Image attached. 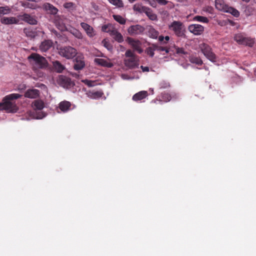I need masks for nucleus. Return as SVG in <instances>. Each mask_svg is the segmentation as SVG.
Instances as JSON below:
<instances>
[{
  "label": "nucleus",
  "instance_id": "33",
  "mask_svg": "<svg viewBox=\"0 0 256 256\" xmlns=\"http://www.w3.org/2000/svg\"><path fill=\"white\" fill-rule=\"evenodd\" d=\"M24 32L26 36L30 38H34L36 36V32L30 28H26L24 30Z\"/></svg>",
  "mask_w": 256,
  "mask_h": 256
},
{
  "label": "nucleus",
  "instance_id": "40",
  "mask_svg": "<svg viewBox=\"0 0 256 256\" xmlns=\"http://www.w3.org/2000/svg\"><path fill=\"white\" fill-rule=\"evenodd\" d=\"M170 83L166 80H162L159 84V88L160 89H166L170 87Z\"/></svg>",
  "mask_w": 256,
  "mask_h": 256
},
{
  "label": "nucleus",
  "instance_id": "18",
  "mask_svg": "<svg viewBox=\"0 0 256 256\" xmlns=\"http://www.w3.org/2000/svg\"><path fill=\"white\" fill-rule=\"evenodd\" d=\"M94 62L98 65L110 68L113 66L112 63L108 62L107 60L103 58H96Z\"/></svg>",
  "mask_w": 256,
  "mask_h": 256
},
{
  "label": "nucleus",
  "instance_id": "7",
  "mask_svg": "<svg viewBox=\"0 0 256 256\" xmlns=\"http://www.w3.org/2000/svg\"><path fill=\"white\" fill-rule=\"evenodd\" d=\"M32 106L35 110H41L44 108V104L42 100H36L32 102ZM35 112L37 114L36 116V118L37 119H41L44 117V114L42 112H37L36 111Z\"/></svg>",
  "mask_w": 256,
  "mask_h": 256
},
{
  "label": "nucleus",
  "instance_id": "53",
  "mask_svg": "<svg viewBox=\"0 0 256 256\" xmlns=\"http://www.w3.org/2000/svg\"><path fill=\"white\" fill-rule=\"evenodd\" d=\"M70 74L73 76V77H74L76 78H78L79 77V74H78L76 72H70Z\"/></svg>",
  "mask_w": 256,
  "mask_h": 256
},
{
  "label": "nucleus",
  "instance_id": "51",
  "mask_svg": "<svg viewBox=\"0 0 256 256\" xmlns=\"http://www.w3.org/2000/svg\"><path fill=\"white\" fill-rule=\"evenodd\" d=\"M170 39V38L169 36H164V40L163 42V44H164V45L166 44L169 41Z\"/></svg>",
  "mask_w": 256,
  "mask_h": 256
},
{
  "label": "nucleus",
  "instance_id": "34",
  "mask_svg": "<svg viewBox=\"0 0 256 256\" xmlns=\"http://www.w3.org/2000/svg\"><path fill=\"white\" fill-rule=\"evenodd\" d=\"M190 61L193 64H196L198 66H201L202 64V60L198 57L194 56H190Z\"/></svg>",
  "mask_w": 256,
  "mask_h": 256
},
{
  "label": "nucleus",
  "instance_id": "11",
  "mask_svg": "<svg viewBox=\"0 0 256 256\" xmlns=\"http://www.w3.org/2000/svg\"><path fill=\"white\" fill-rule=\"evenodd\" d=\"M188 30L195 35H200L204 32V28L200 24H192L188 26Z\"/></svg>",
  "mask_w": 256,
  "mask_h": 256
},
{
  "label": "nucleus",
  "instance_id": "9",
  "mask_svg": "<svg viewBox=\"0 0 256 256\" xmlns=\"http://www.w3.org/2000/svg\"><path fill=\"white\" fill-rule=\"evenodd\" d=\"M126 42L131 46L134 51L137 52L140 54L143 52V50L142 48V44L140 40L128 37Z\"/></svg>",
  "mask_w": 256,
  "mask_h": 256
},
{
  "label": "nucleus",
  "instance_id": "21",
  "mask_svg": "<svg viewBox=\"0 0 256 256\" xmlns=\"http://www.w3.org/2000/svg\"><path fill=\"white\" fill-rule=\"evenodd\" d=\"M87 96L92 99H98L101 98L104 93L102 91L88 90L86 92Z\"/></svg>",
  "mask_w": 256,
  "mask_h": 256
},
{
  "label": "nucleus",
  "instance_id": "43",
  "mask_svg": "<svg viewBox=\"0 0 256 256\" xmlns=\"http://www.w3.org/2000/svg\"><path fill=\"white\" fill-rule=\"evenodd\" d=\"M102 43L104 44V46L108 50H111L112 49V45L106 39H104L102 41Z\"/></svg>",
  "mask_w": 256,
  "mask_h": 256
},
{
  "label": "nucleus",
  "instance_id": "39",
  "mask_svg": "<svg viewBox=\"0 0 256 256\" xmlns=\"http://www.w3.org/2000/svg\"><path fill=\"white\" fill-rule=\"evenodd\" d=\"M114 20L121 24H124L126 23V20L120 15H113Z\"/></svg>",
  "mask_w": 256,
  "mask_h": 256
},
{
  "label": "nucleus",
  "instance_id": "19",
  "mask_svg": "<svg viewBox=\"0 0 256 256\" xmlns=\"http://www.w3.org/2000/svg\"><path fill=\"white\" fill-rule=\"evenodd\" d=\"M124 62L125 66L130 68H134L138 67V63L136 60V58H129L128 59L124 60Z\"/></svg>",
  "mask_w": 256,
  "mask_h": 256
},
{
  "label": "nucleus",
  "instance_id": "12",
  "mask_svg": "<svg viewBox=\"0 0 256 256\" xmlns=\"http://www.w3.org/2000/svg\"><path fill=\"white\" fill-rule=\"evenodd\" d=\"M58 82L60 86L64 88H68L72 85L70 78L62 75L58 77Z\"/></svg>",
  "mask_w": 256,
  "mask_h": 256
},
{
  "label": "nucleus",
  "instance_id": "10",
  "mask_svg": "<svg viewBox=\"0 0 256 256\" xmlns=\"http://www.w3.org/2000/svg\"><path fill=\"white\" fill-rule=\"evenodd\" d=\"M144 28L140 24L130 26L128 29V33L131 36H136L142 34Z\"/></svg>",
  "mask_w": 256,
  "mask_h": 256
},
{
  "label": "nucleus",
  "instance_id": "50",
  "mask_svg": "<svg viewBox=\"0 0 256 256\" xmlns=\"http://www.w3.org/2000/svg\"><path fill=\"white\" fill-rule=\"evenodd\" d=\"M164 40V36L161 35L158 36V41L161 42V44L162 45V46H164V44H163V42Z\"/></svg>",
  "mask_w": 256,
  "mask_h": 256
},
{
  "label": "nucleus",
  "instance_id": "5",
  "mask_svg": "<svg viewBox=\"0 0 256 256\" xmlns=\"http://www.w3.org/2000/svg\"><path fill=\"white\" fill-rule=\"evenodd\" d=\"M199 48L204 56L212 62L216 61V56L208 44L202 42L199 44Z\"/></svg>",
  "mask_w": 256,
  "mask_h": 256
},
{
  "label": "nucleus",
  "instance_id": "36",
  "mask_svg": "<svg viewBox=\"0 0 256 256\" xmlns=\"http://www.w3.org/2000/svg\"><path fill=\"white\" fill-rule=\"evenodd\" d=\"M70 32L73 36L78 39H82L83 38L82 34L76 29L72 28Z\"/></svg>",
  "mask_w": 256,
  "mask_h": 256
},
{
  "label": "nucleus",
  "instance_id": "3",
  "mask_svg": "<svg viewBox=\"0 0 256 256\" xmlns=\"http://www.w3.org/2000/svg\"><path fill=\"white\" fill-rule=\"evenodd\" d=\"M170 30L174 32L178 37H184L185 36V28L183 24L180 21H174L168 26Z\"/></svg>",
  "mask_w": 256,
  "mask_h": 256
},
{
  "label": "nucleus",
  "instance_id": "15",
  "mask_svg": "<svg viewBox=\"0 0 256 256\" xmlns=\"http://www.w3.org/2000/svg\"><path fill=\"white\" fill-rule=\"evenodd\" d=\"M42 8L47 13L54 15L56 14L58 11L57 8L52 4L48 2L44 3L42 5Z\"/></svg>",
  "mask_w": 256,
  "mask_h": 256
},
{
  "label": "nucleus",
  "instance_id": "23",
  "mask_svg": "<svg viewBox=\"0 0 256 256\" xmlns=\"http://www.w3.org/2000/svg\"><path fill=\"white\" fill-rule=\"evenodd\" d=\"M177 47L178 46L174 44L170 43L166 46H162V48L164 49L162 50V52H165L166 54H168L170 52L175 54Z\"/></svg>",
  "mask_w": 256,
  "mask_h": 256
},
{
  "label": "nucleus",
  "instance_id": "41",
  "mask_svg": "<svg viewBox=\"0 0 256 256\" xmlns=\"http://www.w3.org/2000/svg\"><path fill=\"white\" fill-rule=\"evenodd\" d=\"M175 54H176L179 56L187 55L188 54V52L185 51L184 49L183 48H179L178 46L176 50Z\"/></svg>",
  "mask_w": 256,
  "mask_h": 256
},
{
  "label": "nucleus",
  "instance_id": "42",
  "mask_svg": "<svg viewBox=\"0 0 256 256\" xmlns=\"http://www.w3.org/2000/svg\"><path fill=\"white\" fill-rule=\"evenodd\" d=\"M10 11V10L7 6H0V16L1 15L9 14Z\"/></svg>",
  "mask_w": 256,
  "mask_h": 256
},
{
  "label": "nucleus",
  "instance_id": "37",
  "mask_svg": "<svg viewBox=\"0 0 256 256\" xmlns=\"http://www.w3.org/2000/svg\"><path fill=\"white\" fill-rule=\"evenodd\" d=\"M193 20L195 21H198L204 23H208L209 20L206 17L200 16H196L193 18Z\"/></svg>",
  "mask_w": 256,
  "mask_h": 256
},
{
  "label": "nucleus",
  "instance_id": "26",
  "mask_svg": "<svg viewBox=\"0 0 256 256\" xmlns=\"http://www.w3.org/2000/svg\"><path fill=\"white\" fill-rule=\"evenodd\" d=\"M148 96V93L146 91H140L136 94L132 96V100L134 101L141 100L145 98Z\"/></svg>",
  "mask_w": 256,
  "mask_h": 256
},
{
  "label": "nucleus",
  "instance_id": "17",
  "mask_svg": "<svg viewBox=\"0 0 256 256\" xmlns=\"http://www.w3.org/2000/svg\"><path fill=\"white\" fill-rule=\"evenodd\" d=\"M80 26L85 30L88 36L92 38L95 35L94 28L88 24L81 22Z\"/></svg>",
  "mask_w": 256,
  "mask_h": 256
},
{
  "label": "nucleus",
  "instance_id": "29",
  "mask_svg": "<svg viewBox=\"0 0 256 256\" xmlns=\"http://www.w3.org/2000/svg\"><path fill=\"white\" fill-rule=\"evenodd\" d=\"M71 106V104L68 101H62L59 104V108L62 112H68Z\"/></svg>",
  "mask_w": 256,
  "mask_h": 256
},
{
  "label": "nucleus",
  "instance_id": "6",
  "mask_svg": "<svg viewBox=\"0 0 256 256\" xmlns=\"http://www.w3.org/2000/svg\"><path fill=\"white\" fill-rule=\"evenodd\" d=\"M60 54L67 59H70L76 54V50L70 46L62 48L59 50Z\"/></svg>",
  "mask_w": 256,
  "mask_h": 256
},
{
  "label": "nucleus",
  "instance_id": "54",
  "mask_svg": "<svg viewBox=\"0 0 256 256\" xmlns=\"http://www.w3.org/2000/svg\"><path fill=\"white\" fill-rule=\"evenodd\" d=\"M151 92H153L154 90H151Z\"/></svg>",
  "mask_w": 256,
  "mask_h": 256
},
{
  "label": "nucleus",
  "instance_id": "1",
  "mask_svg": "<svg viewBox=\"0 0 256 256\" xmlns=\"http://www.w3.org/2000/svg\"><path fill=\"white\" fill-rule=\"evenodd\" d=\"M22 95L18 94H11L4 96L0 102V110H4L8 112H16L18 110L16 104L12 102L20 98Z\"/></svg>",
  "mask_w": 256,
  "mask_h": 256
},
{
  "label": "nucleus",
  "instance_id": "28",
  "mask_svg": "<svg viewBox=\"0 0 256 256\" xmlns=\"http://www.w3.org/2000/svg\"><path fill=\"white\" fill-rule=\"evenodd\" d=\"M52 66L54 70L58 73L62 72L65 69V66L58 60L53 62Z\"/></svg>",
  "mask_w": 256,
  "mask_h": 256
},
{
  "label": "nucleus",
  "instance_id": "52",
  "mask_svg": "<svg viewBox=\"0 0 256 256\" xmlns=\"http://www.w3.org/2000/svg\"><path fill=\"white\" fill-rule=\"evenodd\" d=\"M140 68L144 72H149L150 70L148 66H140Z\"/></svg>",
  "mask_w": 256,
  "mask_h": 256
},
{
  "label": "nucleus",
  "instance_id": "31",
  "mask_svg": "<svg viewBox=\"0 0 256 256\" xmlns=\"http://www.w3.org/2000/svg\"><path fill=\"white\" fill-rule=\"evenodd\" d=\"M159 32L152 27H150L148 32V36L152 38L156 39L158 38Z\"/></svg>",
  "mask_w": 256,
  "mask_h": 256
},
{
  "label": "nucleus",
  "instance_id": "2",
  "mask_svg": "<svg viewBox=\"0 0 256 256\" xmlns=\"http://www.w3.org/2000/svg\"><path fill=\"white\" fill-rule=\"evenodd\" d=\"M29 60H32L33 64L38 68H44L47 67L48 62L44 56L39 54L32 53L28 57Z\"/></svg>",
  "mask_w": 256,
  "mask_h": 256
},
{
  "label": "nucleus",
  "instance_id": "13",
  "mask_svg": "<svg viewBox=\"0 0 256 256\" xmlns=\"http://www.w3.org/2000/svg\"><path fill=\"white\" fill-rule=\"evenodd\" d=\"M85 66V62L84 58L78 56L74 60V68L76 70L83 69Z\"/></svg>",
  "mask_w": 256,
  "mask_h": 256
},
{
  "label": "nucleus",
  "instance_id": "25",
  "mask_svg": "<svg viewBox=\"0 0 256 256\" xmlns=\"http://www.w3.org/2000/svg\"><path fill=\"white\" fill-rule=\"evenodd\" d=\"M228 6L224 3V0H215V6L218 10L225 12Z\"/></svg>",
  "mask_w": 256,
  "mask_h": 256
},
{
  "label": "nucleus",
  "instance_id": "32",
  "mask_svg": "<svg viewBox=\"0 0 256 256\" xmlns=\"http://www.w3.org/2000/svg\"><path fill=\"white\" fill-rule=\"evenodd\" d=\"M225 12L230 13L236 18H238L240 14V12L236 9L229 6H228Z\"/></svg>",
  "mask_w": 256,
  "mask_h": 256
},
{
  "label": "nucleus",
  "instance_id": "4",
  "mask_svg": "<svg viewBox=\"0 0 256 256\" xmlns=\"http://www.w3.org/2000/svg\"><path fill=\"white\" fill-rule=\"evenodd\" d=\"M234 40L239 44L252 47L254 43V38L246 37L242 33H238L234 35Z\"/></svg>",
  "mask_w": 256,
  "mask_h": 256
},
{
  "label": "nucleus",
  "instance_id": "45",
  "mask_svg": "<svg viewBox=\"0 0 256 256\" xmlns=\"http://www.w3.org/2000/svg\"><path fill=\"white\" fill-rule=\"evenodd\" d=\"M82 82L84 83L85 84L88 86V87H92L94 86V82L92 80H90L87 79L84 80H82Z\"/></svg>",
  "mask_w": 256,
  "mask_h": 256
},
{
  "label": "nucleus",
  "instance_id": "47",
  "mask_svg": "<svg viewBox=\"0 0 256 256\" xmlns=\"http://www.w3.org/2000/svg\"><path fill=\"white\" fill-rule=\"evenodd\" d=\"M102 30L104 32H108L110 34V32L112 30L110 28H108V24H104L102 26Z\"/></svg>",
  "mask_w": 256,
  "mask_h": 256
},
{
  "label": "nucleus",
  "instance_id": "14",
  "mask_svg": "<svg viewBox=\"0 0 256 256\" xmlns=\"http://www.w3.org/2000/svg\"><path fill=\"white\" fill-rule=\"evenodd\" d=\"M20 19L32 25L36 24L38 21L36 18L34 16H32L28 14H24L20 16Z\"/></svg>",
  "mask_w": 256,
  "mask_h": 256
},
{
  "label": "nucleus",
  "instance_id": "44",
  "mask_svg": "<svg viewBox=\"0 0 256 256\" xmlns=\"http://www.w3.org/2000/svg\"><path fill=\"white\" fill-rule=\"evenodd\" d=\"M125 56L126 57L130 58H136V55L130 50H128L126 51L125 53Z\"/></svg>",
  "mask_w": 256,
  "mask_h": 256
},
{
  "label": "nucleus",
  "instance_id": "46",
  "mask_svg": "<svg viewBox=\"0 0 256 256\" xmlns=\"http://www.w3.org/2000/svg\"><path fill=\"white\" fill-rule=\"evenodd\" d=\"M205 12H208L210 14H213L214 12V8L211 6H206L204 8V10Z\"/></svg>",
  "mask_w": 256,
  "mask_h": 256
},
{
  "label": "nucleus",
  "instance_id": "24",
  "mask_svg": "<svg viewBox=\"0 0 256 256\" xmlns=\"http://www.w3.org/2000/svg\"><path fill=\"white\" fill-rule=\"evenodd\" d=\"M172 97L171 96L166 92H162L160 96H158V99L157 98L155 100H153L152 102L156 103L157 101H159L160 102H168L171 100Z\"/></svg>",
  "mask_w": 256,
  "mask_h": 256
},
{
  "label": "nucleus",
  "instance_id": "49",
  "mask_svg": "<svg viewBox=\"0 0 256 256\" xmlns=\"http://www.w3.org/2000/svg\"><path fill=\"white\" fill-rule=\"evenodd\" d=\"M64 7L66 8H71L74 6V4L71 2H66L64 5Z\"/></svg>",
  "mask_w": 256,
  "mask_h": 256
},
{
  "label": "nucleus",
  "instance_id": "22",
  "mask_svg": "<svg viewBox=\"0 0 256 256\" xmlns=\"http://www.w3.org/2000/svg\"><path fill=\"white\" fill-rule=\"evenodd\" d=\"M110 35L112 36L116 41L119 43H121L124 41L123 36L116 30H112L110 32Z\"/></svg>",
  "mask_w": 256,
  "mask_h": 256
},
{
  "label": "nucleus",
  "instance_id": "48",
  "mask_svg": "<svg viewBox=\"0 0 256 256\" xmlns=\"http://www.w3.org/2000/svg\"><path fill=\"white\" fill-rule=\"evenodd\" d=\"M158 4L162 6H165L168 3V1L166 0H154Z\"/></svg>",
  "mask_w": 256,
  "mask_h": 256
},
{
  "label": "nucleus",
  "instance_id": "20",
  "mask_svg": "<svg viewBox=\"0 0 256 256\" xmlns=\"http://www.w3.org/2000/svg\"><path fill=\"white\" fill-rule=\"evenodd\" d=\"M0 22L4 24H17L19 20L14 17H4L0 19Z\"/></svg>",
  "mask_w": 256,
  "mask_h": 256
},
{
  "label": "nucleus",
  "instance_id": "16",
  "mask_svg": "<svg viewBox=\"0 0 256 256\" xmlns=\"http://www.w3.org/2000/svg\"><path fill=\"white\" fill-rule=\"evenodd\" d=\"M40 90L37 89H28L24 93V96L30 98H36L40 96Z\"/></svg>",
  "mask_w": 256,
  "mask_h": 256
},
{
  "label": "nucleus",
  "instance_id": "27",
  "mask_svg": "<svg viewBox=\"0 0 256 256\" xmlns=\"http://www.w3.org/2000/svg\"><path fill=\"white\" fill-rule=\"evenodd\" d=\"M52 44L50 40H45L41 43L40 48L42 52H46L52 46Z\"/></svg>",
  "mask_w": 256,
  "mask_h": 256
},
{
  "label": "nucleus",
  "instance_id": "38",
  "mask_svg": "<svg viewBox=\"0 0 256 256\" xmlns=\"http://www.w3.org/2000/svg\"><path fill=\"white\" fill-rule=\"evenodd\" d=\"M108 1L111 4L118 8H122L124 6V4L122 0H108Z\"/></svg>",
  "mask_w": 256,
  "mask_h": 256
},
{
  "label": "nucleus",
  "instance_id": "35",
  "mask_svg": "<svg viewBox=\"0 0 256 256\" xmlns=\"http://www.w3.org/2000/svg\"><path fill=\"white\" fill-rule=\"evenodd\" d=\"M146 6H143L142 4H136L133 6V10L134 11L138 12L140 13L144 12Z\"/></svg>",
  "mask_w": 256,
  "mask_h": 256
},
{
  "label": "nucleus",
  "instance_id": "30",
  "mask_svg": "<svg viewBox=\"0 0 256 256\" xmlns=\"http://www.w3.org/2000/svg\"><path fill=\"white\" fill-rule=\"evenodd\" d=\"M144 13H145L150 20H157L156 14L154 13L152 9L148 7H146V8H145Z\"/></svg>",
  "mask_w": 256,
  "mask_h": 256
},
{
  "label": "nucleus",
  "instance_id": "8",
  "mask_svg": "<svg viewBox=\"0 0 256 256\" xmlns=\"http://www.w3.org/2000/svg\"><path fill=\"white\" fill-rule=\"evenodd\" d=\"M148 46L145 50V52L150 57L152 58L154 55V51H158V52H162V50H164L162 48V46L157 44H152L148 42Z\"/></svg>",
  "mask_w": 256,
  "mask_h": 256
}]
</instances>
